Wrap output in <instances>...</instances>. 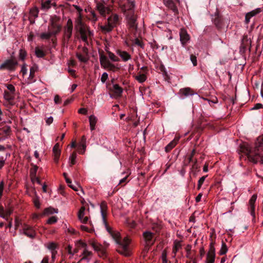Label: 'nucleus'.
<instances>
[{
  "label": "nucleus",
  "mask_w": 263,
  "mask_h": 263,
  "mask_svg": "<svg viewBox=\"0 0 263 263\" xmlns=\"http://www.w3.org/2000/svg\"><path fill=\"white\" fill-rule=\"evenodd\" d=\"M115 239L116 243L119 245L117 250L118 253L126 257L130 256L132 254V249L129 246L130 240L127 237H124L123 240H121L119 237L115 238Z\"/></svg>",
  "instance_id": "1"
},
{
  "label": "nucleus",
  "mask_w": 263,
  "mask_h": 263,
  "mask_svg": "<svg viewBox=\"0 0 263 263\" xmlns=\"http://www.w3.org/2000/svg\"><path fill=\"white\" fill-rule=\"evenodd\" d=\"M17 65L18 62L15 59H8L1 65L0 70L8 69L13 71L16 69Z\"/></svg>",
  "instance_id": "2"
},
{
  "label": "nucleus",
  "mask_w": 263,
  "mask_h": 263,
  "mask_svg": "<svg viewBox=\"0 0 263 263\" xmlns=\"http://www.w3.org/2000/svg\"><path fill=\"white\" fill-rule=\"evenodd\" d=\"M73 30V24L71 19H68L66 26L64 31V40L65 42L68 43L71 37Z\"/></svg>",
  "instance_id": "3"
},
{
  "label": "nucleus",
  "mask_w": 263,
  "mask_h": 263,
  "mask_svg": "<svg viewBox=\"0 0 263 263\" xmlns=\"http://www.w3.org/2000/svg\"><path fill=\"white\" fill-rule=\"evenodd\" d=\"M127 18L130 29L134 32H136L137 30V16L134 12H129L127 15Z\"/></svg>",
  "instance_id": "4"
},
{
  "label": "nucleus",
  "mask_w": 263,
  "mask_h": 263,
  "mask_svg": "<svg viewBox=\"0 0 263 263\" xmlns=\"http://www.w3.org/2000/svg\"><path fill=\"white\" fill-rule=\"evenodd\" d=\"M214 243L211 242L210 245V249L207 254L206 260L207 263H214L215 258V249L214 248Z\"/></svg>",
  "instance_id": "5"
},
{
  "label": "nucleus",
  "mask_w": 263,
  "mask_h": 263,
  "mask_svg": "<svg viewBox=\"0 0 263 263\" xmlns=\"http://www.w3.org/2000/svg\"><path fill=\"white\" fill-rule=\"evenodd\" d=\"M97 9L102 16H105L106 14H109L111 10L108 7L106 6L105 4L98 3L97 4Z\"/></svg>",
  "instance_id": "6"
},
{
  "label": "nucleus",
  "mask_w": 263,
  "mask_h": 263,
  "mask_svg": "<svg viewBox=\"0 0 263 263\" xmlns=\"http://www.w3.org/2000/svg\"><path fill=\"white\" fill-rule=\"evenodd\" d=\"M213 22L218 30L222 29L223 26L222 18L218 11L215 13V17L213 18Z\"/></svg>",
  "instance_id": "7"
},
{
  "label": "nucleus",
  "mask_w": 263,
  "mask_h": 263,
  "mask_svg": "<svg viewBox=\"0 0 263 263\" xmlns=\"http://www.w3.org/2000/svg\"><path fill=\"white\" fill-rule=\"evenodd\" d=\"M78 245H79V247H81L85 249L82 253L83 257L81 259H85L88 261L89 259V257L91 255L92 253L90 251H88L87 250V244L85 242H84L80 240L78 242Z\"/></svg>",
  "instance_id": "8"
},
{
  "label": "nucleus",
  "mask_w": 263,
  "mask_h": 263,
  "mask_svg": "<svg viewBox=\"0 0 263 263\" xmlns=\"http://www.w3.org/2000/svg\"><path fill=\"white\" fill-rule=\"evenodd\" d=\"M178 95H179L180 99H183L185 97L193 95L194 91L191 88L186 87L180 89L178 92Z\"/></svg>",
  "instance_id": "9"
},
{
  "label": "nucleus",
  "mask_w": 263,
  "mask_h": 263,
  "mask_svg": "<svg viewBox=\"0 0 263 263\" xmlns=\"http://www.w3.org/2000/svg\"><path fill=\"white\" fill-rule=\"evenodd\" d=\"M179 34L180 42L184 46L190 40V36L186 31L184 29H180Z\"/></svg>",
  "instance_id": "10"
},
{
  "label": "nucleus",
  "mask_w": 263,
  "mask_h": 263,
  "mask_svg": "<svg viewBox=\"0 0 263 263\" xmlns=\"http://www.w3.org/2000/svg\"><path fill=\"white\" fill-rule=\"evenodd\" d=\"M24 234L31 238H33L35 236V231L32 227L28 225H25L23 227Z\"/></svg>",
  "instance_id": "11"
},
{
  "label": "nucleus",
  "mask_w": 263,
  "mask_h": 263,
  "mask_svg": "<svg viewBox=\"0 0 263 263\" xmlns=\"http://www.w3.org/2000/svg\"><path fill=\"white\" fill-rule=\"evenodd\" d=\"M164 5L174 13V15L178 13L177 6L173 0H163Z\"/></svg>",
  "instance_id": "12"
},
{
  "label": "nucleus",
  "mask_w": 263,
  "mask_h": 263,
  "mask_svg": "<svg viewBox=\"0 0 263 263\" xmlns=\"http://www.w3.org/2000/svg\"><path fill=\"white\" fill-rule=\"evenodd\" d=\"M51 25V29L50 32L51 33L54 35H56L58 33H59L61 30V26L60 25L57 24L53 20L51 21L50 22Z\"/></svg>",
  "instance_id": "13"
},
{
  "label": "nucleus",
  "mask_w": 263,
  "mask_h": 263,
  "mask_svg": "<svg viewBox=\"0 0 263 263\" xmlns=\"http://www.w3.org/2000/svg\"><path fill=\"white\" fill-rule=\"evenodd\" d=\"M143 237L148 245L152 246L154 244L155 240H153L154 234L150 232H145L143 234Z\"/></svg>",
  "instance_id": "14"
},
{
  "label": "nucleus",
  "mask_w": 263,
  "mask_h": 263,
  "mask_svg": "<svg viewBox=\"0 0 263 263\" xmlns=\"http://www.w3.org/2000/svg\"><path fill=\"white\" fill-rule=\"evenodd\" d=\"M91 246L95 251L99 252V255L102 257H106V253L105 251L103 249L102 246L100 245H98L96 242H92Z\"/></svg>",
  "instance_id": "15"
},
{
  "label": "nucleus",
  "mask_w": 263,
  "mask_h": 263,
  "mask_svg": "<svg viewBox=\"0 0 263 263\" xmlns=\"http://www.w3.org/2000/svg\"><path fill=\"white\" fill-rule=\"evenodd\" d=\"M10 130V127L9 126H5L3 128H0V141L7 138Z\"/></svg>",
  "instance_id": "16"
},
{
  "label": "nucleus",
  "mask_w": 263,
  "mask_h": 263,
  "mask_svg": "<svg viewBox=\"0 0 263 263\" xmlns=\"http://www.w3.org/2000/svg\"><path fill=\"white\" fill-rule=\"evenodd\" d=\"M260 8L255 9L248 13H247L245 16V22L246 24H248L250 22V18L259 13L261 12Z\"/></svg>",
  "instance_id": "17"
},
{
  "label": "nucleus",
  "mask_w": 263,
  "mask_h": 263,
  "mask_svg": "<svg viewBox=\"0 0 263 263\" xmlns=\"http://www.w3.org/2000/svg\"><path fill=\"white\" fill-rule=\"evenodd\" d=\"M53 153L54 154V160L58 163L61 155V151L60 149V144L56 143L53 147Z\"/></svg>",
  "instance_id": "18"
},
{
  "label": "nucleus",
  "mask_w": 263,
  "mask_h": 263,
  "mask_svg": "<svg viewBox=\"0 0 263 263\" xmlns=\"http://www.w3.org/2000/svg\"><path fill=\"white\" fill-rule=\"evenodd\" d=\"M101 213L103 221H105L106 219L107 211V203L103 201L100 204Z\"/></svg>",
  "instance_id": "19"
},
{
  "label": "nucleus",
  "mask_w": 263,
  "mask_h": 263,
  "mask_svg": "<svg viewBox=\"0 0 263 263\" xmlns=\"http://www.w3.org/2000/svg\"><path fill=\"white\" fill-rule=\"evenodd\" d=\"M257 199V195L254 194L249 200L251 214L252 216L255 215V203Z\"/></svg>",
  "instance_id": "20"
},
{
  "label": "nucleus",
  "mask_w": 263,
  "mask_h": 263,
  "mask_svg": "<svg viewBox=\"0 0 263 263\" xmlns=\"http://www.w3.org/2000/svg\"><path fill=\"white\" fill-rule=\"evenodd\" d=\"M119 17L118 15L115 14L110 16L107 19V23L110 26H112L114 28L118 22Z\"/></svg>",
  "instance_id": "21"
},
{
  "label": "nucleus",
  "mask_w": 263,
  "mask_h": 263,
  "mask_svg": "<svg viewBox=\"0 0 263 263\" xmlns=\"http://www.w3.org/2000/svg\"><path fill=\"white\" fill-rule=\"evenodd\" d=\"M112 90L116 97H120L122 96L123 89L118 84H114Z\"/></svg>",
  "instance_id": "22"
},
{
  "label": "nucleus",
  "mask_w": 263,
  "mask_h": 263,
  "mask_svg": "<svg viewBox=\"0 0 263 263\" xmlns=\"http://www.w3.org/2000/svg\"><path fill=\"white\" fill-rule=\"evenodd\" d=\"M117 54L124 61H127L131 59L130 55L125 51L118 50Z\"/></svg>",
  "instance_id": "23"
},
{
  "label": "nucleus",
  "mask_w": 263,
  "mask_h": 263,
  "mask_svg": "<svg viewBox=\"0 0 263 263\" xmlns=\"http://www.w3.org/2000/svg\"><path fill=\"white\" fill-rule=\"evenodd\" d=\"M179 141V138L175 137L174 139L169 143L165 147V152L168 153L174 148Z\"/></svg>",
  "instance_id": "24"
},
{
  "label": "nucleus",
  "mask_w": 263,
  "mask_h": 263,
  "mask_svg": "<svg viewBox=\"0 0 263 263\" xmlns=\"http://www.w3.org/2000/svg\"><path fill=\"white\" fill-rule=\"evenodd\" d=\"M199 166L197 164V160L195 159L191 168V172L194 177H196L197 173L199 171Z\"/></svg>",
  "instance_id": "25"
},
{
  "label": "nucleus",
  "mask_w": 263,
  "mask_h": 263,
  "mask_svg": "<svg viewBox=\"0 0 263 263\" xmlns=\"http://www.w3.org/2000/svg\"><path fill=\"white\" fill-rule=\"evenodd\" d=\"M89 120L90 123V127L91 130H93L95 129V126L97 121V118L91 115L89 117Z\"/></svg>",
  "instance_id": "26"
},
{
  "label": "nucleus",
  "mask_w": 263,
  "mask_h": 263,
  "mask_svg": "<svg viewBox=\"0 0 263 263\" xmlns=\"http://www.w3.org/2000/svg\"><path fill=\"white\" fill-rule=\"evenodd\" d=\"M100 62L101 67H103L104 66L107 64V63L109 62V61L103 53H101L100 54Z\"/></svg>",
  "instance_id": "27"
},
{
  "label": "nucleus",
  "mask_w": 263,
  "mask_h": 263,
  "mask_svg": "<svg viewBox=\"0 0 263 263\" xmlns=\"http://www.w3.org/2000/svg\"><path fill=\"white\" fill-rule=\"evenodd\" d=\"M32 166L30 170V176L31 178H36V172L38 169V166L36 165H34L33 164H31Z\"/></svg>",
  "instance_id": "28"
},
{
  "label": "nucleus",
  "mask_w": 263,
  "mask_h": 263,
  "mask_svg": "<svg viewBox=\"0 0 263 263\" xmlns=\"http://www.w3.org/2000/svg\"><path fill=\"white\" fill-rule=\"evenodd\" d=\"M100 29L103 33H106L111 31L113 28L112 26H110V25H108L107 23V25L101 26Z\"/></svg>",
  "instance_id": "29"
},
{
  "label": "nucleus",
  "mask_w": 263,
  "mask_h": 263,
  "mask_svg": "<svg viewBox=\"0 0 263 263\" xmlns=\"http://www.w3.org/2000/svg\"><path fill=\"white\" fill-rule=\"evenodd\" d=\"M58 211V209H55L52 208L51 207H49V208L45 209V210H44V212L42 214V215L52 214L54 213H57Z\"/></svg>",
  "instance_id": "30"
},
{
  "label": "nucleus",
  "mask_w": 263,
  "mask_h": 263,
  "mask_svg": "<svg viewBox=\"0 0 263 263\" xmlns=\"http://www.w3.org/2000/svg\"><path fill=\"white\" fill-rule=\"evenodd\" d=\"M35 54L37 58H44L46 55L45 52L39 47L35 48Z\"/></svg>",
  "instance_id": "31"
},
{
  "label": "nucleus",
  "mask_w": 263,
  "mask_h": 263,
  "mask_svg": "<svg viewBox=\"0 0 263 263\" xmlns=\"http://www.w3.org/2000/svg\"><path fill=\"white\" fill-rule=\"evenodd\" d=\"M103 68L112 71H115V69H119L118 67H117L114 64L111 63L110 62L107 63V64H106V65L104 66Z\"/></svg>",
  "instance_id": "32"
},
{
  "label": "nucleus",
  "mask_w": 263,
  "mask_h": 263,
  "mask_svg": "<svg viewBox=\"0 0 263 263\" xmlns=\"http://www.w3.org/2000/svg\"><path fill=\"white\" fill-rule=\"evenodd\" d=\"M134 34L135 37H136V38L133 41V44L140 46L142 48H143L144 46V44L141 41H140L138 38H137L136 37V32H134Z\"/></svg>",
  "instance_id": "33"
},
{
  "label": "nucleus",
  "mask_w": 263,
  "mask_h": 263,
  "mask_svg": "<svg viewBox=\"0 0 263 263\" xmlns=\"http://www.w3.org/2000/svg\"><path fill=\"white\" fill-rule=\"evenodd\" d=\"M127 9L128 10H129L130 12H134L133 10L135 8V2L133 0H127Z\"/></svg>",
  "instance_id": "34"
},
{
  "label": "nucleus",
  "mask_w": 263,
  "mask_h": 263,
  "mask_svg": "<svg viewBox=\"0 0 263 263\" xmlns=\"http://www.w3.org/2000/svg\"><path fill=\"white\" fill-rule=\"evenodd\" d=\"M107 53L108 55L109 58L113 62H118L120 61V59L116 56L113 53L109 51H107Z\"/></svg>",
  "instance_id": "35"
},
{
  "label": "nucleus",
  "mask_w": 263,
  "mask_h": 263,
  "mask_svg": "<svg viewBox=\"0 0 263 263\" xmlns=\"http://www.w3.org/2000/svg\"><path fill=\"white\" fill-rule=\"evenodd\" d=\"M51 1L48 0L45 2L42 3V9L43 10H48L51 8Z\"/></svg>",
  "instance_id": "36"
},
{
  "label": "nucleus",
  "mask_w": 263,
  "mask_h": 263,
  "mask_svg": "<svg viewBox=\"0 0 263 263\" xmlns=\"http://www.w3.org/2000/svg\"><path fill=\"white\" fill-rule=\"evenodd\" d=\"M228 251V248L225 242L223 241L222 242L221 248L219 251L220 255H224Z\"/></svg>",
  "instance_id": "37"
},
{
  "label": "nucleus",
  "mask_w": 263,
  "mask_h": 263,
  "mask_svg": "<svg viewBox=\"0 0 263 263\" xmlns=\"http://www.w3.org/2000/svg\"><path fill=\"white\" fill-rule=\"evenodd\" d=\"M136 79L140 83H143L146 80V77L145 74H139L137 76Z\"/></svg>",
  "instance_id": "38"
},
{
  "label": "nucleus",
  "mask_w": 263,
  "mask_h": 263,
  "mask_svg": "<svg viewBox=\"0 0 263 263\" xmlns=\"http://www.w3.org/2000/svg\"><path fill=\"white\" fill-rule=\"evenodd\" d=\"M4 98L7 101L10 102L14 99V96L9 92L5 91L4 92Z\"/></svg>",
  "instance_id": "39"
},
{
  "label": "nucleus",
  "mask_w": 263,
  "mask_h": 263,
  "mask_svg": "<svg viewBox=\"0 0 263 263\" xmlns=\"http://www.w3.org/2000/svg\"><path fill=\"white\" fill-rule=\"evenodd\" d=\"M39 12V10L36 7L32 8L30 11V14L35 18L37 17Z\"/></svg>",
  "instance_id": "40"
},
{
  "label": "nucleus",
  "mask_w": 263,
  "mask_h": 263,
  "mask_svg": "<svg viewBox=\"0 0 263 263\" xmlns=\"http://www.w3.org/2000/svg\"><path fill=\"white\" fill-rule=\"evenodd\" d=\"M77 158V153L76 152H73L71 156H70V165L72 166L76 163V159Z\"/></svg>",
  "instance_id": "41"
},
{
  "label": "nucleus",
  "mask_w": 263,
  "mask_h": 263,
  "mask_svg": "<svg viewBox=\"0 0 263 263\" xmlns=\"http://www.w3.org/2000/svg\"><path fill=\"white\" fill-rule=\"evenodd\" d=\"M33 202L36 208H40V202L39 201V197L36 194L35 197L33 198Z\"/></svg>",
  "instance_id": "42"
},
{
  "label": "nucleus",
  "mask_w": 263,
  "mask_h": 263,
  "mask_svg": "<svg viewBox=\"0 0 263 263\" xmlns=\"http://www.w3.org/2000/svg\"><path fill=\"white\" fill-rule=\"evenodd\" d=\"M66 182L68 184V186L70 188H71L72 189H73V190H74L76 191H78L77 187L76 186L72 184L71 180L68 177H66Z\"/></svg>",
  "instance_id": "43"
},
{
  "label": "nucleus",
  "mask_w": 263,
  "mask_h": 263,
  "mask_svg": "<svg viewBox=\"0 0 263 263\" xmlns=\"http://www.w3.org/2000/svg\"><path fill=\"white\" fill-rule=\"evenodd\" d=\"M53 34L51 33V32L50 31L48 33H43L41 34L40 35V37L42 39H47V40H49L51 35H52Z\"/></svg>",
  "instance_id": "44"
},
{
  "label": "nucleus",
  "mask_w": 263,
  "mask_h": 263,
  "mask_svg": "<svg viewBox=\"0 0 263 263\" xmlns=\"http://www.w3.org/2000/svg\"><path fill=\"white\" fill-rule=\"evenodd\" d=\"M206 177H207V175L202 176L198 180V185H197V189L198 190H200L201 186H202V184L203 183Z\"/></svg>",
  "instance_id": "45"
},
{
  "label": "nucleus",
  "mask_w": 263,
  "mask_h": 263,
  "mask_svg": "<svg viewBox=\"0 0 263 263\" xmlns=\"http://www.w3.org/2000/svg\"><path fill=\"white\" fill-rule=\"evenodd\" d=\"M162 263H170L167 259V252L165 250H163L162 253Z\"/></svg>",
  "instance_id": "46"
},
{
  "label": "nucleus",
  "mask_w": 263,
  "mask_h": 263,
  "mask_svg": "<svg viewBox=\"0 0 263 263\" xmlns=\"http://www.w3.org/2000/svg\"><path fill=\"white\" fill-rule=\"evenodd\" d=\"M27 55L26 52L23 49H20L19 52V57L21 60H24Z\"/></svg>",
  "instance_id": "47"
},
{
  "label": "nucleus",
  "mask_w": 263,
  "mask_h": 263,
  "mask_svg": "<svg viewBox=\"0 0 263 263\" xmlns=\"http://www.w3.org/2000/svg\"><path fill=\"white\" fill-rule=\"evenodd\" d=\"M58 220V218L55 216H52L50 217L47 220V223L49 224H51L55 223Z\"/></svg>",
  "instance_id": "48"
},
{
  "label": "nucleus",
  "mask_w": 263,
  "mask_h": 263,
  "mask_svg": "<svg viewBox=\"0 0 263 263\" xmlns=\"http://www.w3.org/2000/svg\"><path fill=\"white\" fill-rule=\"evenodd\" d=\"M77 57L78 59L81 62L85 63V62H86L87 61V59L85 57H84V55L81 54V53H77Z\"/></svg>",
  "instance_id": "49"
},
{
  "label": "nucleus",
  "mask_w": 263,
  "mask_h": 263,
  "mask_svg": "<svg viewBox=\"0 0 263 263\" xmlns=\"http://www.w3.org/2000/svg\"><path fill=\"white\" fill-rule=\"evenodd\" d=\"M190 59H191V61H192L193 65L194 66H196L197 64L196 57L195 55L192 54L190 56Z\"/></svg>",
  "instance_id": "50"
},
{
  "label": "nucleus",
  "mask_w": 263,
  "mask_h": 263,
  "mask_svg": "<svg viewBox=\"0 0 263 263\" xmlns=\"http://www.w3.org/2000/svg\"><path fill=\"white\" fill-rule=\"evenodd\" d=\"M36 69L34 67H32L30 69V74H29V79H33L34 77V73L35 72Z\"/></svg>",
  "instance_id": "51"
},
{
  "label": "nucleus",
  "mask_w": 263,
  "mask_h": 263,
  "mask_svg": "<svg viewBox=\"0 0 263 263\" xmlns=\"http://www.w3.org/2000/svg\"><path fill=\"white\" fill-rule=\"evenodd\" d=\"M86 139L85 137L84 136H82L81 143H82V146H83V149L84 152L85 151L86 147Z\"/></svg>",
  "instance_id": "52"
},
{
  "label": "nucleus",
  "mask_w": 263,
  "mask_h": 263,
  "mask_svg": "<svg viewBox=\"0 0 263 263\" xmlns=\"http://www.w3.org/2000/svg\"><path fill=\"white\" fill-rule=\"evenodd\" d=\"M108 79V74L106 72H104L101 77V80L102 83H105Z\"/></svg>",
  "instance_id": "53"
},
{
  "label": "nucleus",
  "mask_w": 263,
  "mask_h": 263,
  "mask_svg": "<svg viewBox=\"0 0 263 263\" xmlns=\"http://www.w3.org/2000/svg\"><path fill=\"white\" fill-rule=\"evenodd\" d=\"M79 32H80L81 35L87 34V31L84 27H81L79 29Z\"/></svg>",
  "instance_id": "54"
},
{
  "label": "nucleus",
  "mask_w": 263,
  "mask_h": 263,
  "mask_svg": "<svg viewBox=\"0 0 263 263\" xmlns=\"http://www.w3.org/2000/svg\"><path fill=\"white\" fill-rule=\"evenodd\" d=\"M57 248V246L53 242L50 243L48 246V248L51 250H54Z\"/></svg>",
  "instance_id": "55"
},
{
  "label": "nucleus",
  "mask_w": 263,
  "mask_h": 263,
  "mask_svg": "<svg viewBox=\"0 0 263 263\" xmlns=\"http://www.w3.org/2000/svg\"><path fill=\"white\" fill-rule=\"evenodd\" d=\"M103 223L104 224L105 226V228H106V230L109 233H111V228L109 227L108 223H107V220H106V219L105 220V221H103Z\"/></svg>",
  "instance_id": "56"
},
{
  "label": "nucleus",
  "mask_w": 263,
  "mask_h": 263,
  "mask_svg": "<svg viewBox=\"0 0 263 263\" xmlns=\"http://www.w3.org/2000/svg\"><path fill=\"white\" fill-rule=\"evenodd\" d=\"M7 89L11 91V93H14L15 90L14 86L12 84L7 85Z\"/></svg>",
  "instance_id": "57"
},
{
  "label": "nucleus",
  "mask_w": 263,
  "mask_h": 263,
  "mask_svg": "<svg viewBox=\"0 0 263 263\" xmlns=\"http://www.w3.org/2000/svg\"><path fill=\"white\" fill-rule=\"evenodd\" d=\"M0 216L3 217V218H5V215L4 214V208L3 206H2V204H0Z\"/></svg>",
  "instance_id": "58"
},
{
  "label": "nucleus",
  "mask_w": 263,
  "mask_h": 263,
  "mask_svg": "<svg viewBox=\"0 0 263 263\" xmlns=\"http://www.w3.org/2000/svg\"><path fill=\"white\" fill-rule=\"evenodd\" d=\"M61 98L58 95H55L54 97V101L55 103L59 104L61 102Z\"/></svg>",
  "instance_id": "59"
},
{
  "label": "nucleus",
  "mask_w": 263,
  "mask_h": 263,
  "mask_svg": "<svg viewBox=\"0 0 263 263\" xmlns=\"http://www.w3.org/2000/svg\"><path fill=\"white\" fill-rule=\"evenodd\" d=\"M27 69L26 67L25 64H24L22 67L21 72H22L23 75H25L27 73Z\"/></svg>",
  "instance_id": "60"
},
{
  "label": "nucleus",
  "mask_w": 263,
  "mask_h": 263,
  "mask_svg": "<svg viewBox=\"0 0 263 263\" xmlns=\"http://www.w3.org/2000/svg\"><path fill=\"white\" fill-rule=\"evenodd\" d=\"M262 107H263V105L262 104L257 103L254 105V106L253 107V108L252 109H259V108H261Z\"/></svg>",
  "instance_id": "61"
},
{
  "label": "nucleus",
  "mask_w": 263,
  "mask_h": 263,
  "mask_svg": "<svg viewBox=\"0 0 263 263\" xmlns=\"http://www.w3.org/2000/svg\"><path fill=\"white\" fill-rule=\"evenodd\" d=\"M78 112L79 114L86 115L87 114V110L84 108H81L79 109Z\"/></svg>",
  "instance_id": "62"
},
{
  "label": "nucleus",
  "mask_w": 263,
  "mask_h": 263,
  "mask_svg": "<svg viewBox=\"0 0 263 263\" xmlns=\"http://www.w3.org/2000/svg\"><path fill=\"white\" fill-rule=\"evenodd\" d=\"M84 215V212L79 211L78 213V218L79 220H82V218H83V216Z\"/></svg>",
  "instance_id": "63"
},
{
  "label": "nucleus",
  "mask_w": 263,
  "mask_h": 263,
  "mask_svg": "<svg viewBox=\"0 0 263 263\" xmlns=\"http://www.w3.org/2000/svg\"><path fill=\"white\" fill-rule=\"evenodd\" d=\"M53 120V119L52 117H50L47 118L46 121L47 124L50 125V124H51L52 123Z\"/></svg>",
  "instance_id": "64"
}]
</instances>
